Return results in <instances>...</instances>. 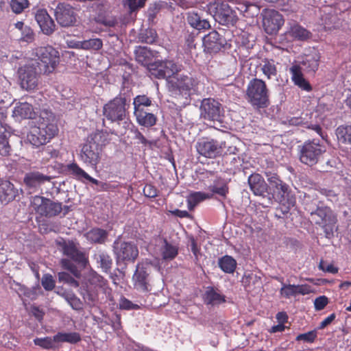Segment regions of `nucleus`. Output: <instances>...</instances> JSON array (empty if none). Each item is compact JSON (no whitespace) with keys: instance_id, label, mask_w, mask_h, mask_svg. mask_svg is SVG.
<instances>
[{"instance_id":"9b49d317","label":"nucleus","mask_w":351,"mask_h":351,"mask_svg":"<svg viewBox=\"0 0 351 351\" xmlns=\"http://www.w3.org/2000/svg\"><path fill=\"white\" fill-rule=\"evenodd\" d=\"M150 262L146 261L138 263L132 278L134 288L143 293L150 291Z\"/></svg>"},{"instance_id":"3c124183","label":"nucleus","mask_w":351,"mask_h":351,"mask_svg":"<svg viewBox=\"0 0 351 351\" xmlns=\"http://www.w3.org/2000/svg\"><path fill=\"white\" fill-rule=\"evenodd\" d=\"M205 301L208 304H217L224 302L225 300L221 295L210 289L206 292Z\"/></svg>"},{"instance_id":"69168bd1","label":"nucleus","mask_w":351,"mask_h":351,"mask_svg":"<svg viewBox=\"0 0 351 351\" xmlns=\"http://www.w3.org/2000/svg\"><path fill=\"white\" fill-rule=\"evenodd\" d=\"M143 193L148 197H154L157 196V189L151 184H147L143 189Z\"/></svg>"},{"instance_id":"680f3d73","label":"nucleus","mask_w":351,"mask_h":351,"mask_svg":"<svg viewBox=\"0 0 351 351\" xmlns=\"http://www.w3.org/2000/svg\"><path fill=\"white\" fill-rule=\"evenodd\" d=\"M319 268L324 271L330 274H336L338 272V268L336 267L333 264L327 263L324 261H320Z\"/></svg>"},{"instance_id":"c756f323","label":"nucleus","mask_w":351,"mask_h":351,"mask_svg":"<svg viewBox=\"0 0 351 351\" xmlns=\"http://www.w3.org/2000/svg\"><path fill=\"white\" fill-rule=\"evenodd\" d=\"M134 114L138 124L145 128L154 125L157 121L155 114L145 110L134 111Z\"/></svg>"},{"instance_id":"4468645a","label":"nucleus","mask_w":351,"mask_h":351,"mask_svg":"<svg viewBox=\"0 0 351 351\" xmlns=\"http://www.w3.org/2000/svg\"><path fill=\"white\" fill-rule=\"evenodd\" d=\"M261 16L263 27L268 34H276L285 23L282 15L273 9H264Z\"/></svg>"},{"instance_id":"cd10ccee","label":"nucleus","mask_w":351,"mask_h":351,"mask_svg":"<svg viewBox=\"0 0 351 351\" xmlns=\"http://www.w3.org/2000/svg\"><path fill=\"white\" fill-rule=\"evenodd\" d=\"M248 184L251 191L255 195H264L268 189L264 178L258 173L252 174L248 178Z\"/></svg>"},{"instance_id":"6e6552de","label":"nucleus","mask_w":351,"mask_h":351,"mask_svg":"<svg viewBox=\"0 0 351 351\" xmlns=\"http://www.w3.org/2000/svg\"><path fill=\"white\" fill-rule=\"evenodd\" d=\"M208 11L221 25H234L238 20L233 8L226 2L215 1L208 5Z\"/></svg>"},{"instance_id":"a19ab883","label":"nucleus","mask_w":351,"mask_h":351,"mask_svg":"<svg viewBox=\"0 0 351 351\" xmlns=\"http://www.w3.org/2000/svg\"><path fill=\"white\" fill-rule=\"evenodd\" d=\"M94 258L104 271H107L111 267L112 259L107 253L98 252L95 254Z\"/></svg>"},{"instance_id":"8fccbe9b","label":"nucleus","mask_w":351,"mask_h":351,"mask_svg":"<svg viewBox=\"0 0 351 351\" xmlns=\"http://www.w3.org/2000/svg\"><path fill=\"white\" fill-rule=\"evenodd\" d=\"M29 5L28 0H11L10 1V8L15 14L22 13L25 9L29 7Z\"/></svg>"},{"instance_id":"a18cd8bd","label":"nucleus","mask_w":351,"mask_h":351,"mask_svg":"<svg viewBox=\"0 0 351 351\" xmlns=\"http://www.w3.org/2000/svg\"><path fill=\"white\" fill-rule=\"evenodd\" d=\"M338 140L342 143H351V125H341L336 130Z\"/></svg>"},{"instance_id":"9d476101","label":"nucleus","mask_w":351,"mask_h":351,"mask_svg":"<svg viewBox=\"0 0 351 351\" xmlns=\"http://www.w3.org/2000/svg\"><path fill=\"white\" fill-rule=\"evenodd\" d=\"M200 117L206 121L222 123L224 110L217 100L213 98L204 99L200 106Z\"/></svg>"},{"instance_id":"72a5a7b5","label":"nucleus","mask_w":351,"mask_h":351,"mask_svg":"<svg viewBox=\"0 0 351 351\" xmlns=\"http://www.w3.org/2000/svg\"><path fill=\"white\" fill-rule=\"evenodd\" d=\"M54 340L57 341V343L66 342L74 344L81 340V337L79 333L75 332H58L54 336Z\"/></svg>"},{"instance_id":"dca6fc26","label":"nucleus","mask_w":351,"mask_h":351,"mask_svg":"<svg viewBox=\"0 0 351 351\" xmlns=\"http://www.w3.org/2000/svg\"><path fill=\"white\" fill-rule=\"evenodd\" d=\"M266 176L269 184L273 197L278 202L284 204L289 195V186L284 183L275 173L267 172Z\"/></svg>"},{"instance_id":"f8f14e48","label":"nucleus","mask_w":351,"mask_h":351,"mask_svg":"<svg viewBox=\"0 0 351 351\" xmlns=\"http://www.w3.org/2000/svg\"><path fill=\"white\" fill-rule=\"evenodd\" d=\"M107 282L95 271L90 272L86 277L85 292L83 298L88 303H93L97 298V289H106Z\"/></svg>"},{"instance_id":"4d7b16f0","label":"nucleus","mask_w":351,"mask_h":351,"mask_svg":"<svg viewBox=\"0 0 351 351\" xmlns=\"http://www.w3.org/2000/svg\"><path fill=\"white\" fill-rule=\"evenodd\" d=\"M317 337L316 330H311L306 333L300 334L296 337L297 341H304L308 343H312Z\"/></svg>"},{"instance_id":"a211bd4d","label":"nucleus","mask_w":351,"mask_h":351,"mask_svg":"<svg viewBox=\"0 0 351 351\" xmlns=\"http://www.w3.org/2000/svg\"><path fill=\"white\" fill-rule=\"evenodd\" d=\"M223 147H225L224 143H219L213 139H202L196 145L197 152L210 158H215L219 155Z\"/></svg>"},{"instance_id":"5fc2aeb1","label":"nucleus","mask_w":351,"mask_h":351,"mask_svg":"<svg viewBox=\"0 0 351 351\" xmlns=\"http://www.w3.org/2000/svg\"><path fill=\"white\" fill-rule=\"evenodd\" d=\"M146 0H123V4L128 5L130 12H134L145 5Z\"/></svg>"},{"instance_id":"58836bf2","label":"nucleus","mask_w":351,"mask_h":351,"mask_svg":"<svg viewBox=\"0 0 351 351\" xmlns=\"http://www.w3.org/2000/svg\"><path fill=\"white\" fill-rule=\"evenodd\" d=\"M210 197V195L203 192L192 193L187 197L188 208L189 210H193L200 202Z\"/></svg>"},{"instance_id":"c03bdc74","label":"nucleus","mask_w":351,"mask_h":351,"mask_svg":"<svg viewBox=\"0 0 351 351\" xmlns=\"http://www.w3.org/2000/svg\"><path fill=\"white\" fill-rule=\"evenodd\" d=\"M62 297L69 304V305L75 310L82 308V302L73 293L69 291L58 292Z\"/></svg>"},{"instance_id":"864d4df0","label":"nucleus","mask_w":351,"mask_h":351,"mask_svg":"<svg viewBox=\"0 0 351 351\" xmlns=\"http://www.w3.org/2000/svg\"><path fill=\"white\" fill-rule=\"evenodd\" d=\"M280 293L282 297L285 298H289L291 296L296 295L295 285L282 283Z\"/></svg>"},{"instance_id":"7c9ffc66","label":"nucleus","mask_w":351,"mask_h":351,"mask_svg":"<svg viewBox=\"0 0 351 351\" xmlns=\"http://www.w3.org/2000/svg\"><path fill=\"white\" fill-rule=\"evenodd\" d=\"M187 21L191 27L198 30L208 29L210 27L208 20L202 19L195 12H189L187 14Z\"/></svg>"},{"instance_id":"c9c22d12","label":"nucleus","mask_w":351,"mask_h":351,"mask_svg":"<svg viewBox=\"0 0 351 351\" xmlns=\"http://www.w3.org/2000/svg\"><path fill=\"white\" fill-rule=\"evenodd\" d=\"M47 201H48L47 198L36 195L32 198L30 205L33 210L43 216L44 213H46Z\"/></svg>"},{"instance_id":"6e6d98bb","label":"nucleus","mask_w":351,"mask_h":351,"mask_svg":"<svg viewBox=\"0 0 351 351\" xmlns=\"http://www.w3.org/2000/svg\"><path fill=\"white\" fill-rule=\"evenodd\" d=\"M331 110V106L323 101H319L316 107V112L321 117V119H323L324 117L327 116Z\"/></svg>"},{"instance_id":"c85d7f7f","label":"nucleus","mask_w":351,"mask_h":351,"mask_svg":"<svg viewBox=\"0 0 351 351\" xmlns=\"http://www.w3.org/2000/svg\"><path fill=\"white\" fill-rule=\"evenodd\" d=\"M18 191L9 181H3L0 183V202L7 204L15 199Z\"/></svg>"},{"instance_id":"052dcab7","label":"nucleus","mask_w":351,"mask_h":351,"mask_svg":"<svg viewBox=\"0 0 351 351\" xmlns=\"http://www.w3.org/2000/svg\"><path fill=\"white\" fill-rule=\"evenodd\" d=\"M211 190L213 193H215L221 196H226L228 193V187L225 183L218 185L217 182H215L210 186Z\"/></svg>"},{"instance_id":"6ab92c4d","label":"nucleus","mask_w":351,"mask_h":351,"mask_svg":"<svg viewBox=\"0 0 351 351\" xmlns=\"http://www.w3.org/2000/svg\"><path fill=\"white\" fill-rule=\"evenodd\" d=\"M35 19L44 34L49 36L54 32L56 25L46 10H37L35 14Z\"/></svg>"},{"instance_id":"2eb2a0df","label":"nucleus","mask_w":351,"mask_h":351,"mask_svg":"<svg viewBox=\"0 0 351 351\" xmlns=\"http://www.w3.org/2000/svg\"><path fill=\"white\" fill-rule=\"evenodd\" d=\"M114 252L117 263L134 262L138 256V247L132 242L114 241Z\"/></svg>"},{"instance_id":"13d9d810","label":"nucleus","mask_w":351,"mask_h":351,"mask_svg":"<svg viewBox=\"0 0 351 351\" xmlns=\"http://www.w3.org/2000/svg\"><path fill=\"white\" fill-rule=\"evenodd\" d=\"M41 282L43 287L47 291H51L55 287V281L51 275L49 274L44 275L42 278Z\"/></svg>"},{"instance_id":"aec40b11","label":"nucleus","mask_w":351,"mask_h":351,"mask_svg":"<svg viewBox=\"0 0 351 351\" xmlns=\"http://www.w3.org/2000/svg\"><path fill=\"white\" fill-rule=\"evenodd\" d=\"M312 219L322 226L335 225L336 219L331 210L328 207L317 208L315 211H311Z\"/></svg>"},{"instance_id":"338daca9","label":"nucleus","mask_w":351,"mask_h":351,"mask_svg":"<svg viewBox=\"0 0 351 351\" xmlns=\"http://www.w3.org/2000/svg\"><path fill=\"white\" fill-rule=\"evenodd\" d=\"M66 43L69 48L82 49V41L77 40L72 38H69L66 40Z\"/></svg>"},{"instance_id":"4be33fe9","label":"nucleus","mask_w":351,"mask_h":351,"mask_svg":"<svg viewBox=\"0 0 351 351\" xmlns=\"http://www.w3.org/2000/svg\"><path fill=\"white\" fill-rule=\"evenodd\" d=\"M36 112L33 106L27 102H18L12 110V117L18 121L22 119H33Z\"/></svg>"},{"instance_id":"4c0bfd02","label":"nucleus","mask_w":351,"mask_h":351,"mask_svg":"<svg viewBox=\"0 0 351 351\" xmlns=\"http://www.w3.org/2000/svg\"><path fill=\"white\" fill-rule=\"evenodd\" d=\"M220 268L226 273H233L237 267L236 261L230 256H224L219 261Z\"/></svg>"},{"instance_id":"b1692460","label":"nucleus","mask_w":351,"mask_h":351,"mask_svg":"<svg viewBox=\"0 0 351 351\" xmlns=\"http://www.w3.org/2000/svg\"><path fill=\"white\" fill-rule=\"evenodd\" d=\"M205 50L210 53L217 52L223 45V39L216 31H212L203 38Z\"/></svg>"},{"instance_id":"0e129e2a","label":"nucleus","mask_w":351,"mask_h":351,"mask_svg":"<svg viewBox=\"0 0 351 351\" xmlns=\"http://www.w3.org/2000/svg\"><path fill=\"white\" fill-rule=\"evenodd\" d=\"M328 302V298L323 295L317 298L315 300L314 305L317 311H321L324 308Z\"/></svg>"},{"instance_id":"e433bc0d","label":"nucleus","mask_w":351,"mask_h":351,"mask_svg":"<svg viewBox=\"0 0 351 351\" xmlns=\"http://www.w3.org/2000/svg\"><path fill=\"white\" fill-rule=\"evenodd\" d=\"M147 69L151 77L165 79L166 78V75H168V73L163 72V70L162 69V61H157L148 64Z\"/></svg>"},{"instance_id":"412c9836","label":"nucleus","mask_w":351,"mask_h":351,"mask_svg":"<svg viewBox=\"0 0 351 351\" xmlns=\"http://www.w3.org/2000/svg\"><path fill=\"white\" fill-rule=\"evenodd\" d=\"M6 116L0 113V154L7 156L10 152L8 137L10 134V128L5 123Z\"/></svg>"},{"instance_id":"7ed1b4c3","label":"nucleus","mask_w":351,"mask_h":351,"mask_svg":"<svg viewBox=\"0 0 351 351\" xmlns=\"http://www.w3.org/2000/svg\"><path fill=\"white\" fill-rule=\"evenodd\" d=\"M39 63L33 60L21 65L17 70L19 85L23 90L29 91L37 88L42 69Z\"/></svg>"},{"instance_id":"49530a36","label":"nucleus","mask_w":351,"mask_h":351,"mask_svg":"<svg viewBox=\"0 0 351 351\" xmlns=\"http://www.w3.org/2000/svg\"><path fill=\"white\" fill-rule=\"evenodd\" d=\"M134 111L145 110V107L152 105V100L145 95H138L133 101Z\"/></svg>"},{"instance_id":"f3484780","label":"nucleus","mask_w":351,"mask_h":351,"mask_svg":"<svg viewBox=\"0 0 351 351\" xmlns=\"http://www.w3.org/2000/svg\"><path fill=\"white\" fill-rule=\"evenodd\" d=\"M58 23L64 27L73 26L76 22V14L72 6L65 3H59L54 10Z\"/></svg>"},{"instance_id":"09e8293b","label":"nucleus","mask_w":351,"mask_h":351,"mask_svg":"<svg viewBox=\"0 0 351 351\" xmlns=\"http://www.w3.org/2000/svg\"><path fill=\"white\" fill-rule=\"evenodd\" d=\"M45 210L46 213H44L43 216H55L60 213L62 210V204L60 203L53 202L48 199V201H47Z\"/></svg>"},{"instance_id":"f257e3e1","label":"nucleus","mask_w":351,"mask_h":351,"mask_svg":"<svg viewBox=\"0 0 351 351\" xmlns=\"http://www.w3.org/2000/svg\"><path fill=\"white\" fill-rule=\"evenodd\" d=\"M36 124L30 128L27 135V140L34 147L47 144L58 132L55 117L50 111L42 110Z\"/></svg>"},{"instance_id":"de8ad7c7","label":"nucleus","mask_w":351,"mask_h":351,"mask_svg":"<svg viewBox=\"0 0 351 351\" xmlns=\"http://www.w3.org/2000/svg\"><path fill=\"white\" fill-rule=\"evenodd\" d=\"M103 47V42L100 38H91L82 40V49L97 51Z\"/></svg>"},{"instance_id":"603ef678","label":"nucleus","mask_w":351,"mask_h":351,"mask_svg":"<svg viewBox=\"0 0 351 351\" xmlns=\"http://www.w3.org/2000/svg\"><path fill=\"white\" fill-rule=\"evenodd\" d=\"M34 342L36 346H40L45 349L53 348L55 346V343H57V341L54 340V337L53 338H36L34 340Z\"/></svg>"},{"instance_id":"ea45409f","label":"nucleus","mask_w":351,"mask_h":351,"mask_svg":"<svg viewBox=\"0 0 351 351\" xmlns=\"http://www.w3.org/2000/svg\"><path fill=\"white\" fill-rule=\"evenodd\" d=\"M136 60L143 65H147L150 58L152 56V53L145 47H139L135 51Z\"/></svg>"},{"instance_id":"ddd939ff","label":"nucleus","mask_w":351,"mask_h":351,"mask_svg":"<svg viewBox=\"0 0 351 351\" xmlns=\"http://www.w3.org/2000/svg\"><path fill=\"white\" fill-rule=\"evenodd\" d=\"M325 152V146L315 140L305 143L300 151V161L310 166L313 165Z\"/></svg>"},{"instance_id":"473e14b6","label":"nucleus","mask_w":351,"mask_h":351,"mask_svg":"<svg viewBox=\"0 0 351 351\" xmlns=\"http://www.w3.org/2000/svg\"><path fill=\"white\" fill-rule=\"evenodd\" d=\"M160 254L165 261H171L178 255V247L166 240H160Z\"/></svg>"},{"instance_id":"e2e57ef3","label":"nucleus","mask_w":351,"mask_h":351,"mask_svg":"<svg viewBox=\"0 0 351 351\" xmlns=\"http://www.w3.org/2000/svg\"><path fill=\"white\" fill-rule=\"evenodd\" d=\"M304 120H305V119H304L302 117H294L287 118V122H288V123L290 125H295V126L304 125L305 127L309 128L308 123L306 121H305Z\"/></svg>"},{"instance_id":"bb28decb","label":"nucleus","mask_w":351,"mask_h":351,"mask_svg":"<svg viewBox=\"0 0 351 351\" xmlns=\"http://www.w3.org/2000/svg\"><path fill=\"white\" fill-rule=\"evenodd\" d=\"M63 253L70 257L74 261L85 267L87 263V258L85 254L80 252L73 242H65L62 247Z\"/></svg>"},{"instance_id":"20e7f679","label":"nucleus","mask_w":351,"mask_h":351,"mask_svg":"<svg viewBox=\"0 0 351 351\" xmlns=\"http://www.w3.org/2000/svg\"><path fill=\"white\" fill-rule=\"evenodd\" d=\"M247 101L255 108H264L269 106V90L265 82L260 79H252L246 89Z\"/></svg>"},{"instance_id":"39448f33","label":"nucleus","mask_w":351,"mask_h":351,"mask_svg":"<svg viewBox=\"0 0 351 351\" xmlns=\"http://www.w3.org/2000/svg\"><path fill=\"white\" fill-rule=\"evenodd\" d=\"M169 83L173 89L182 94H201L204 90V85L198 78L191 76L176 74L169 80Z\"/></svg>"},{"instance_id":"f704fd0d","label":"nucleus","mask_w":351,"mask_h":351,"mask_svg":"<svg viewBox=\"0 0 351 351\" xmlns=\"http://www.w3.org/2000/svg\"><path fill=\"white\" fill-rule=\"evenodd\" d=\"M86 238L91 243H104L107 237V232L99 228H94L85 234Z\"/></svg>"},{"instance_id":"5701e85b","label":"nucleus","mask_w":351,"mask_h":351,"mask_svg":"<svg viewBox=\"0 0 351 351\" xmlns=\"http://www.w3.org/2000/svg\"><path fill=\"white\" fill-rule=\"evenodd\" d=\"M51 178L38 171H32L25 174L23 182L26 186L34 192L44 182L49 181Z\"/></svg>"},{"instance_id":"37998d69","label":"nucleus","mask_w":351,"mask_h":351,"mask_svg":"<svg viewBox=\"0 0 351 351\" xmlns=\"http://www.w3.org/2000/svg\"><path fill=\"white\" fill-rule=\"evenodd\" d=\"M162 62L163 72L168 73V75H166V78H170L171 80L181 69L180 65L174 63L171 60L162 61Z\"/></svg>"},{"instance_id":"2f4dec72","label":"nucleus","mask_w":351,"mask_h":351,"mask_svg":"<svg viewBox=\"0 0 351 351\" xmlns=\"http://www.w3.org/2000/svg\"><path fill=\"white\" fill-rule=\"evenodd\" d=\"M66 170L68 173L73 178L77 180L86 179L93 184H98L99 181L86 173L82 168H80L76 163H71L67 165Z\"/></svg>"},{"instance_id":"423d86ee","label":"nucleus","mask_w":351,"mask_h":351,"mask_svg":"<svg viewBox=\"0 0 351 351\" xmlns=\"http://www.w3.org/2000/svg\"><path fill=\"white\" fill-rule=\"evenodd\" d=\"M34 61L38 60L41 62L44 69L43 73L49 74L52 73L59 63V52L51 46L38 47L32 50Z\"/></svg>"},{"instance_id":"bf43d9fd","label":"nucleus","mask_w":351,"mask_h":351,"mask_svg":"<svg viewBox=\"0 0 351 351\" xmlns=\"http://www.w3.org/2000/svg\"><path fill=\"white\" fill-rule=\"evenodd\" d=\"M34 36L33 30L29 26H26L21 32V40L24 42L32 43L34 40Z\"/></svg>"},{"instance_id":"1a4fd4ad","label":"nucleus","mask_w":351,"mask_h":351,"mask_svg":"<svg viewBox=\"0 0 351 351\" xmlns=\"http://www.w3.org/2000/svg\"><path fill=\"white\" fill-rule=\"evenodd\" d=\"M129 105L126 104V99L118 96L109 101L103 107V114L106 119L111 122H117L124 120L127 116V110Z\"/></svg>"},{"instance_id":"393cba45","label":"nucleus","mask_w":351,"mask_h":351,"mask_svg":"<svg viewBox=\"0 0 351 351\" xmlns=\"http://www.w3.org/2000/svg\"><path fill=\"white\" fill-rule=\"evenodd\" d=\"M232 3L234 5L233 9L237 10L245 17H253L259 12V8L247 0H232Z\"/></svg>"},{"instance_id":"0eeeda50","label":"nucleus","mask_w":351,"mask_h":351,"mask_svg":"<svg viewBox=\"0 0 351 351\" xmlns=\"http://www.w3.org/2000/svg\"><path fill=\"white\" fill-rule=\"evenodd\" d=\"M101 138V133H95L88 136L80 152V159L84 163L96 166L99 162L101 151V145L99 143Z\"/></svg>"},{"instance_id":"f03ea898","label":"nucleus","mask_w":351,"mask_h":351,"mask_svg":"<svg viewBox=\"0 0 351 351\" xmlns=\"http://www.w3.org/2000/svg\"><path fill=\"white\" fill-rule=\"evenodd\" d=\"M319 58V53L313 51L309 54L305 55L298 64H293L289 71L291 74V80L295 85L306 91L311 90V85L303 76L300 65L304 67L306 72H315L318 69Z\"/></svg>"},{"instance_id":"79ce46f5","label":"nucleus","mask_w":351,"mask_h":351,"mask_svg":"<svg viewBox=\"0 0 351 351\" xmlns=\"http://www.w3.org/2000/svg\"><path fill=\"white\" fill-rule=\"evenodd\" d=\"M261 66V71L268 79L276 76L277 69L274 60H265Z\"/></svg>"},{"instance_id":"774afa93","label":"nucleus","mask_w":351,"mask_h":351,"mask_svg":"<svg viewBox=\"0 0 351 351\" xmlns=\"http://www.w3.org/2000/svg\"><path fill=\"white\" fill-rule=\"evenodd\" d=\"M296 295H307L311 293V287L307 285H295Z\"/></svg>"},{"instance_id":"a878e982","label":"nucleus","mask_w":351,"mask_h":351,"mask_svg":"<svg viewBox=\"0 0 351 351\" xmlns=\"http://www.w3.org/2000/svg\"><path fill=\"white\" fill-rule=\"evenodd\" d=\"M287 26L286 35L292 39L304 40L310 36V32L295 21H289Z\"/></svg>"}]
</instances>
